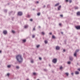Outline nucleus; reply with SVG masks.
Segmentation results:
<instances>
[{"label": "nucleus", "instance_id": "obj_32", "mask_svg": "<svg viewBox=\"0 0 80 80\" xmlns=\"http://www.w3.org/2000/svg\"><path fill=\"white\" fill-rule=\"evenodd\" d=\"M36 74V73L34 72L33 73V75H35Z\"/></svg>", "mask_w": 80, "mask_h": 80}, {"label": "nucleus", "instance_id": "obj_31", "mask_svg": "<svg viewBox=\"0 0 80 80\" xmlns=\"http://www.w3.org/2000/svg\"><path fill=\"white\" fill-rule=\"evenodd\" d=\"M78 7H76V8H75V9H78Z\"/></svg>", "mask_w": 80, "mask_h": 80}, {"label": "nucleus", "instance_id": "obj_18", "mask_svg": "<svg viewBox=\"0 0 80 80\" xmlns=\"http://www.w3.org/2000/svg\"><path fill=\"white\" fill-rule=\"evenodd\" d=\"M65 74L67 75V76H68L69 74L68 73H66Z\"/></svg>", "mask_w": 80, "mask_h": 80}, {"label": "nucleus", "instance_id": "obj_27", "mask_svg": "<svg viewBox=\"0 0 80 80\" xmlns=\"http://www.w3.org/2000/svg\"><path fill=\"white\" fill-rule=\"evenodd\" d=\"M31 63H33V60H31Z\"/></svg>", "mask_w": 80, "mask_h": 80}, {"label": "nucleus", "instance_id": "obj_19", "mask_svg": "<svg viewBox=\"0 0 80 80\" xmlns=\"http://www.w3.org/2000/svg\"><path fill=\"white\" fill-rule=\"evenodd\" d=\"M37 15H38V16H39V15H40V13H38Z\"/></svg>", "mask_w": 80, "mask_h": 80}, {"label": "nucleus", "instance_id": "obj_37", "mask_svg": "<svg viewBox=\"0 0 80 80\" xmlns=\"http://www.w3.org/2000/svg\"><path fill=\"white\" fill-rule=\"evenodd\" d=\"M10 75V74L9 73H8L7 74V75H8V76H9V75Z\"/></svg>", "mask_w": 80, "mask_h": 80}, {"label": "nucleus", "instance_id": "obj_6", "mask_svg": "<svg viewBox=\"0 0 80 80\" xmlns=\"http://www.w3.org/2000/svg\"><path fill=\"white\" fill-rule=\"evenodd\" d=\"M60 47L58 46H57L56 47V49L57 50H60Z\"/></svg>", "mask_w": 80, "mask_h": 80}, {"label": "nucleus", "instance_id": "obj_28", "mask_svg": "<svg viewBox=\"0 0 80 80\" xmlns=\"http://www.w3.org/2000/svg\"><path fill=\"white\" fill-rule=\"evenodd\" d=\"M30 15H28V18H30Z\"/></svg>", "mask_w": 80, "mask_h": 80}, {"label": "nucleus", "instance_id": "obj_40", "mask_svg": "<svg viewBox=\"0 0 80 80\" xmlns=\"http://www.w3.org/2000/svg\"><path fill=\"white\" fill-rule=\"evenodd\" d=\"M65 1H66L67 2H68V0H66Z\"/></svg>", "mask_w": 80, "mask_h": 80}, {"label": "nucleus", "instance_id": "obj_41", "mask_svg": "<svg viewBox=\"0 0 80 80\" xmlns=\"http://www.w3.org/2000/svg\"><path fill=\"white\" fill-rule=\"evenodd\" d=\"M78 71H80V68L78 69Z\"/></svg>", "mask_w": 80, "mask_h": 80}, {"label": "nucleus", "instance_id": "obj_33", "mask_svg": "<svg viewBox=\"0 0 80 80\" xmlns=\"http://www.w3.org/2000/svg\"><path fill=\"white\" fill-rule=\"evenodd\" d=\"M60 17H63V15H60Z\"/></svg>", "mask_w": 80, "mask_h": 80}, {"label": "nucleus", "instance_id": "obj_50", "mask_svg": "<svg viewBox=\"0 0 80 80\" xmlns=\"http://www.w3.org/2000/svg\"><path fill=\"white\" fill-rule=\"evenodd\" d=\"M11 13H12V12H10L9 13V14H11Z\"/></svg>", "mask_w": 80, "mask_h": 80}, {"label": "nucleus", "instance_id": "obj_34", "mask_svg": "<svg viewBox=\"0 0 80 80\" xmlns=\"http://www.w3.org/2000/svg\"><path fill=\"white\" fill-rule=\"evenodd\" d=\"M30 21H31V22L33 21V19H30Z\"/></svg>", "mask_w": 80, "mask_h": 80}, {"label": "nucleus", "instance_id": "obj_23", "mask_svg": "<svg viewBox=\"0 0 80 80\" xmlns=\"http://www.w3.org/2000/svg\"><path fill=\"white\" fill-rule=\"evenodd\" d=\"M16 68L17 69H18V68H19V67L18 66H16Z\"/></svg>", "mask_w": 80, "mask_h": 80}, {"label": "nucleus", "instance_id": "obj_46", "mask_svg": "<svg viewBox=\"0 0 80 80\" xmlns=\"http://www.w3.org/2000/svg\"><path fill=\"white\" fill-rule=\"evenodd\" d=\"M44 71H47V69H44Z\"/></svg>", "mask_w": 80, "mask_h": 80}, {"label": "nucleus", "instance_id": "obj_1", "mask_svg": "<svg viewBox=\"0 0 80 80\" xmlns=\"http://www.w3.org/2000/svg\"><path fill=\"white\" fill-rule=\"evenodd\" d=\"M17 60L19 63H22L23 62V58L22 57V55H18L16 56Z\"/></svg>", "mask_w": 80, "mask_h": 80}, {"label": "nucleus", "instance_id": "obj_26", "mask_svg": "<svg viewBox=\"0 0 80 80\" xmlns=\"http://www.w3.org/2000/svg\"><path fill=\"white\" fill-rule=\"evenodd\" d=\"M42 35H44L45 34V33L43 32H42Z\"/></svg>", "mask_w": 80, "mask_h": 80}, {"label": "nucleus", "instance_id": "obj_20", "mask_svg": "<svg viewBox=\"0 0 80 80\" xmlns=\"http://www.w3.org/2000/svg\"><path fill=\"white\" fill-rule=\"evenodd\" d=\"M35 36L34 35H32V38H35Z\"/></svg>", "mask_w": 80, "mask_h": 80}, {"label": "nucleus", "instance_id": "obj_43", "mask_svg": "<svg viewBox=\"0 0 80 80\" xmlns=\"http://www.w3.org/2000/svg\"><path fill=\"white\" fill-rule=\"evenodd\" d=\"M39 3V2H38V1H37V3Z\"/></svg>", "mask_w": 80, "mask_h": 80}, {"label": "nucleus", "instance_id": "obj_35", "mask_svg": "<svg viewBox=\"0 0 80 80\" xmlns=\"http://www.w3.org/2000/svg\"><path fill=\"white\" fill-rule=\"evenodd\" d=\"M59 25L60 26H61L62 25V24H61V23H59Z\"/></svg>", "mask_w": 80, "mask_h": 80}, {"label": "nucleus", "instance_id": "obj_38", "mask_svg": "<svg viewBox=\"0 0 80 80\" xmlns=\"http://www.w3.org/2000/svg\"><path fill=\"white\" fill-rule=\"evenodd\" d=\"M33 30H35V28H33Z\"/></svg>", "mask_w": 80, "mask_h": 80}, {"label": "nucleus", "instance_id": "obj_5", "mask_svg": "<svg viewBox=\"0 0 80 80\" xmlns=\"http://www.w3.org/2000/svg\"><path fill=\"white\" fill-rule=\"evenodd\" d=\"M69 60L71 61H73V57H72V56H70Z\"/></svg>", "mask_w": 80, "mask_h": 80}, {"label": "nucleus", "instance_id": "obj_24", "mask_svg": "<svg viewBox=\"0 0 80 80\" xmlns=\"http://www.w3.org/2000/svg\"><path fill=\"white\" fill-rule=\"evenodd\" d=\"M62 68H63L62 67V66H61V67L60 68V70H62Z\"/></svg>", "mask_w": 80, "mask_h": 80}, {"label": "nucleus", "instance_id": "obj_12", "mask_svg": "<svg viewBox=\"0 0 80 80\" xmlns=\"http://www.w3.org/2000/svg\"><path fill=\"white\" fill-rule=\"evenodd\" d=\"M67 63L68 65H70V64H71V62H70V61L68 62H67Z\"/></svg>", "mask_w": 80, "mask_h": 80}, {"label": "nucleus", "instance_id": "obj_42", "mask_svg": "<svg viewBox=\"0 0 80 80\" xmlns=\"http://www.w3.org/2000/svg\"><path fill=\"white\" fill-rule=\"evenodd\" d=\"M52 32H50V33H49V35H52Z\"/></svg>", "mask_w": 80, "mask_h": 80}, {"label": "nucleus", "instance_id": "obj_44", "mask_svg": "<svg viewBox=\"0 0 80 80\" xmlns=\"http://www.w3.org/2000/svg\"><path fill=\"white\" fill-rule=\"evenodd\" d=\"M45 5H44V6L43 7V8H45Z\"/></svg>", "mask_w": 80, "mask_h": 80}, {"label": "nucleus", "instance_id": "obj_49", "mask_svg": "<svg viewBox=\"0 0 80 80\" xmlns=\"http://www.w3.org/2000/svg\"><path fill=\"white\" fill-rule=\"evenodd\" d=\"M2 53V51H0V53Z\"/></svg>", "mask_w": 80, "mask_h": 80}, {"label": "nucleus", "instance_id": "obj_14", "mask_svg": "<svg viewBox=\"0 0 80 80\" xmlns=\"http://www.w3.org/2000/svg\"><path fill=\"white\" fill-rule=\"evenodd\" d=\"M59 3H57V4H56L55 5V7H57V6H58V5H59Z\"/></svg>", "mask_w": 80, "mask_h": 80}, {"label": "nucleus", "instance_id": "obj_3", "mask_svg": "<svg viewBox=\"0 0 80 80\" xmlns=\"http://www.w3.org/2000/svg\"><path fill=\"white\" fill-rule=\"evenodd\" d=\"M52 62L53 63H57V59L56 58H54L53 59Z\"/></svg>", "mask_w": 80, "mask_h": 80}, {"label": "nucleus", "instance_id": "obj_17", "mask_svg": "<svg viewBox=\"0 0 80 80\" xmlns=\"http://www.w3.org/2000/svg\"><path fill=\"white\" fill-rule=\"evenodd\" d=\"M11 67V65H8V68H10Z\"/></svg>", "mask_w": 80, "mask_h": 80}, {"label": "nucleus", "instance_id": "obj_39", "mask_svg": "<svg viewBox=\"0 0 80 80\" xmlns=\"http://www.w3.org/2000/svg\"><path fill=\"white\" fill-rule=\"evenodd\" d=\"M39 60H42V58H39Z\"/></svg>", "mask_w": 80, "mask_h": 80}, {"label": "nucleus", "instance_id": "obj_53", "mask_svg": "<svg viewBox=\"0 0 80 80\" xmlns=\"http://www.w3.org/2000/svg\"><path fill=\"white\" fill-rule=\"evenodd\" d=\"M13 18H12V20H13Z\"/></svg>", "mask_w": 80, "mask_h": 80}, {"label": "nucleus", "instance_id": "obj_36", "mask_svg": "<svg viewBox=\"0 0 80 80\" xmlns=\"http://www.w3.org/2000/svg\"><path fill=\"white\" fill-rule=\"evenodd\" d=\"M71 75H72V76L73 75V72L72 73H71Z\"/></svg>", "mask_w": 80, "mask_h": 80}, {"label": "nucleus", "instance_id": "obj_45", "mask_svg": "<svg viewBox=\"0 0 80 80\" xmlns=\"http://www.w3.org/2000/svg\"><path fill=\"white\" fill-rule=\"evenodd\" d=\"M63 52H65V49H63Z\"/></svg>", "mask_w": 80, "mask_h": 80}, {"label": "nucleus", "instance_id": "obj_16", "mask_svg": "<svg viewBox=\"0 0 80 80\" xmlns=\"http://www.w3.org/2000/svg\"><path fill=\"white\" fill-rule=\"evenodd\" d=\"M7 9L4 10V12H5V13H7Z\"/></svg>", "mask_w": 80, "mask_h": 80}, {"label": "nucleus", "instance_id": "obj_21", "mask_svg": "<svg viewBox=\"0 0 80 80\" xmlns=\"http://www.w3.org/2000/svg\"><path fill=\"white\" fill-rule=\"evenodd\" d=\"M22 41L23 42H26V39H24Z\"/></svg>", "mask_w": 80, "mask_h": 80}, {"label": "nucleus", "instance_id": "obj_54", "mask_svg": "<svg viewBox=\"0 0 80 80\" xmlns=\"http://www.w3.org/2000/svg\"><path fill=\"white\" fill-rule=\"evenodd\" d=\"M37 80H39V79H38Z\"/></svg>", "mask_w": 80, "mask_h": 80}, {"label": "nucleus", "instance_id": "obj_8", "mask_svg": "<svg viewBox=\"0 0 80 80\" xmlns=\"http://www.w3.org/2000/svg\"><path fill=\"white\" fill-rule=\"evenodd\" d=\"M28 27V25H25L24 26V28H27Z\"/></svg>", "mask_w": 80, "mask_h": 80}, {"label": "nucleus", "instance_id": "obj_7", "mask_svg": "<svg viewBox=\"0 0 80 80\" xmlns=\"http://www.w3.org/2000/svg\"><path fill=\"white\" fill-rule=\"evenodd\" d=\"M18 15H19V16H21V15H22V12H19L18 13Z\"/></svg>", "mask_w": 80, "mask_h": 80}, {"label": "nucleus", "instance_id": "obj_2", "mask_svg": "<svg viewBox=\"0 0 80 80\" xmlns=\"http://www.w3.org/2000/svg\"><path fill=\"white\" fill-rule=\"evenodd\" d=\"M79 51V50L78 49H77L75 51V53L74 54V56L75 57H77V52H78Z\"/></svg>", "mask_w": 80, "mask_h": 80}, {"label": "nucleus", "instance_id": "obj_9", "mask_svg": "<svg viewBox=\"0 0 80 80\" xmlns=\"http://www.w3.org/2000/svg\"><path fill=\"white\" fill-rule=\"evenodd\" d=\"M3 33L5 35H6V34L7 33V31H4L3 32Z\"/></svg>", "mask_w": 80, "mask_h": 80}, {"label": "nucleus", "instance_id": "obj_22", "mask_svg": "<svg viewBox=\"0 0 80 80\" xmlns=\"http://www.w3.org/2000/svg\"><path fill=\"white\" fill-rule=\"evenodd\" d=\"M48 42H47V40H46V41H45V43L46 44Z\"/></svg>", "mask_w": 80, "mask_h": 80}, {"label": "nucleus", "instance_id": "obj_47", "mask_svg": "<svg viewBox=\"0 0 80 80\" xmlns=\"http://www.w3.org/2000/svg\"><path fill=\"white\" fill-rule=\"evenodd\" d=\"M61 33H62V34H63V32H61Z\"/></svg>", "mask_w": 80, "mask_h": 80}, {"label": "nucleus", "instance_id": "obj_48", "mask_svg": "<svg viewBox=\"0 0 80 80\" xmlns=\"http://www.w3.org/2000/svg\"><path fill=\"white\" fill-rule=\"evenodd\" d=\"M49 66L50 67H51V65L49 64Z\"/></svg>", "mask_w": 80, "mask_h": 80}, {"label": "nucleus", "instance_id": "obj_52", "mask_svg": "<svg viewBox=\"0 0 80 80\" xmlns=\"http://www.w3.org/2000/svg\"><path fill=\"white\" fill-rule=\"evenodd\" d=\"M27 80H29V79H27Z\"/></svg>", "mask_w": 80, "mask_h": 80}, {"label": "nucleus", "instance_id": "obj_10", "mask_svg": "<svg viewBox=\"0 0 80 80\" xmlns=\"http://www.w3.org/2000/svg\"><path fill=\"white\" fill-rule=\"evenodd\" d=\"M75 74L76 75H78L79 74V72L78 71H76L75 72Z\"/></svg>", "mask_w": 80, "mask_h": 80}, {"label": "nucleus", "instance_id": "obj_13", "mask_svg": "<svg viewBox=\"0 0 80 80\" xmlns=\"http://www.w3.org/2000/svg\"><path fill=\"white\" fill-rule=\"evenodd\" d=\"M77 15H80V12H77Z\"/></svg>", "mask_w": 80, "mask_h": 80}, {"label": "nucleus", "instance_id": "obj_51", "mask_svg": "<svg viewBox=\"0 0 80 80\" xmlns=\"http://www.w3.org/2000/svg\"><path fill=\"white\" fill-rule=\"evenodd\" d=\"M41 27L40 26H39V28H41Z\"/></svg>", "mask_w": 80, "mask_h": 80}, {"label": "nucleus", "instance_id": "obj_15", "mask_svg": "<svg viewBox=\"0 0 80 80\" xmlns=\"http://www.w3.org/2000/svg\"><path fill=\"white\" fill-rule=\"evenodd\" d=\"M56 37H55L54 35H52V38H53L54 39H55V38H56Z\"/></svg>", "mask_w": 80, "mask_h": 80}, {"label": "nucleus", "instance_id": "obj_29", "mask_svg": "<svg viewBox=\"0 0 80 80\" xmlns=\"http://www.w3.org/2000/svg\"><path fill=\"white\" fill-rule=\"evenodd\" d=\"M72 2V0H69V3H71Z\"/></svg>", "mask_w": 80, "mask_h": 80}, {"label": "nucleus", "instance_id": "obj_4", "mask_svg": "<svg viewBox=\"0 0 80 80\" xmlns=\"http://www.w3.org/2000/svg\"><path fill=\"white\" fill-rule=\"evenodd\" d=\"M75 28L77 29V30H80V26H75Z\"/></svg>", "mask_w": 80, "mask_h": 80}, {"label": "nucleus", "instance_id": "obj_30", "mask_svg": "<svg viewBox=\"0 0 80 80\" xmlns=\"http://www.w3.org/2000/svg\"><path fill=\"white\" fill-rule=\"evenodd\" d=\"M12 33H15V31H13V30H12Z\"/></svg>", "mask_w": 80, "mask_h": 80}, {"label": "nucleus", "instance_id": "obj_25", "mask_svg": "<svg viewBox=\"0 0 80 80\" xmlns=\"http://www.w3.org/2000/svg\"><path fill=\"white\" fill-rule=\"evenodd\" d=\"M40 47V45H38L37 46V48H39Z\"/></svg>", "mask_w": 80, "mask_h": 80}, {"label": "nucleus", "instance_id": "obj_11", "mask_svg": "<svg viewBox=\"0 0 80 80\" xmlns=\"http://www.w3.org/2000/svg\"><path fill=\"white\" fill-rule=\"evenodd\" d=\"M60 8H61V6H60L59 7H58V10H60Z\"/></svg>", "mask_w": 80, "mask_h": 80}]
</instances>
